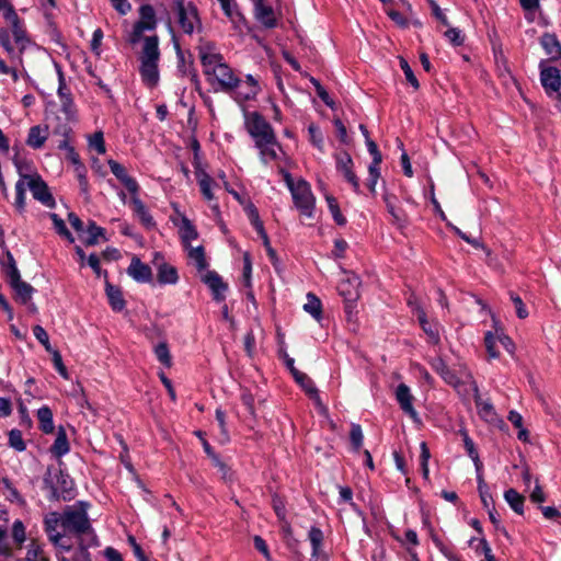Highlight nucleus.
Instances as JSON below:
<instances>
[{
  "label": "nucleus",
  "mask_w": 561,
  "mask_h": 561,
  "mask_svg": "<svg viewBox=\"0 0 561 561\" xmlns=\"http://www.w3.org/2000/svg\"><path fill=\"white\" fill-rule=\"evenodd\" d=\"M198 55L208 82L215 87V91L231 93L237 90L238 77L222 60L220 54L215 53L211 43H205L198 47Z\"/></svg>",
  "instance_id": "f257e3e1"
},
{
  "label": "nucleus",
  "mask_w": 561,
  "mask_h": 561,
  "mask_svg": "<svg viewBox=\"0 0 561 561\" xmlns=\"http://www.w3.org/2000/svg\"><path fill=\"white\" fill-rule=\"evenodd\" d=\"M244 126L249 135L254 140L255 148L259 150L260 159L267 164L278 158L280 145L277 141L275 131L271 124L259 112H248L244 114Z\"/></svg>",
  "instance_id": "f03ea898"
},
{
  "label": "nucleus",
  "mask_w": 561,
  "mask_h": 561,
  "mask_svg": "<svg viewBox=\"0 0 561 561\" xmlns=\"http://www.w3.org/2000/svg\"><path fill=\"white\" fill-rule=\"evenodd\" d=\"M88 507L89 504L85 502L67 506L62 512V530L65 534L73 535L79 542L88 540L89 545H98V537L88 517Z\"/></svg>",
  "instance_id": "7ed1b4c3"
},
{
  "label": "nucleus",
  "mask_w": 561,
  "mask_h": 561,
  "mask_svg": "<svg viewBox=\"0 0 561 561\" xmlns=\"http://www.w3.org/2000/svg\"><path fill=\"white\" fill-rule=\"evenodd\" d=\"M139 60V72L144 83L149 88L156 87L160 78L158 68L160 60V49L159 37L157 35L147 36L144 38Z\"/></svg>",
  "instance_id": "20e7f679"
},
{
  "label": "nucleus",
  "mask_w": 561,
  "mask_h": 561,
  "mask_svg": "<svg viewBox=\"0 0 561 561\" xmlns=\"http://www.w3.org/2000/svg\"><path fill=\"white\" fill-rule=\"evenodd\" d=\"M169 7L183 33L192 35L195 31H202V21L192 0H176L170 2Z\"/></svg>",
  "instance_id": "39448f33"
},
{
  "label": "nucleus",
  "mask_w": 561,
  "mask_h": 561,
  "mask_svg": "<svg viewBox=\"0 0 561 561\" xmlns=\"http://www.w3.org/2000/svg\"><path fill=\"white\" fill-rule=\"evenodd\" d=\"M7 259V275L9 277V283L15 293V299L21 304L26 305L32 298L34 288L28 283L21 279L20 272L11 253L8 252Z\"/></svg>",
  "instance_id": "423d86ee"
},
{
  "label": "nucleus",
  "mask_w": 561,
  "mask_h": 561,
  "mask_svg": "<svg viewBox=\"0 0 561 561\" xmlns=\"http://www.w3.org/2000/svg\"><path fill=\"white\" fill-rule=\"evenodd\" d=\"M138 13L139 19L134 24L133 32L130 34V42L133 44H136L141 39L144 41L146 37L144 36V33L154 31L158 25L156 10L151 4L140 5Z\"/></svg>",
  "instance_id": "0eeeda50"
},
{
  "label": "nucleus",
  "mask_w": 561,
  "mask_h": 561,
  "mask_svg": "<svg viewBox=\"0 0 561 561\" xmlns=\"http://www.w3.org/2000/svg\"><path fill=\"white\" fill-rule=\"evenodd\" d=\"M291 196L296 208L301 215L312 217L314 209V197L310 185L305 180H298L295 187H291Z\"/></svg>",
  "instance_id": "6e6552de"
},
{
  "label": "nucleus",
  "mask_w": 561,
  "mask_h": 561,
  "mask_svg": "<svg viewBox=\"0 0 561 561\" xmlns=\"http://www.w3.org/2000/svg\"><path fill=\"white\" fill-rule=\"evenodd\" d=\"M345 277L340 282L337 290L345 301V311L352 314L355 302L359 298L360 279L354 273L345 272Z\"/></svg>",
  "instance_id": "1a4fd4ad"
},
{
  "label": "nucleus",
  "mask_w": 561,
  "mask_h": 561,
  "mask_svg": "<svg viewBox=\"0 0 561 561\" xmlns=\"http://www.w3.org/2000/svg\"><path fill=\"white\" fill-rule=\"evenodd\" d=\"M24 180L27 188L36 201L48 208H54L56 206L55 198L50 193L47 183L38 174L24 175Z\"/></svg>",
  "instance_id": "9d476101"
},
{
  "label": "nucleus",
  "mask_w": 561,
  "mask_h": 561,
  "mask_svg": "<svg viewBox=\"0 0 561 561\" xmlns=\"http://www.w3.org/2000/svg\"><path fill=\"white\" fill-rule=\"evenodd\" d=\"M540 82L548 95L558 93V99L561 101V72L558 68L548 66L546 60L539 64Z\"/></svg>",
  "instance_id": "9b49d317"
},
{
  "label": "nucleus",
  "mask_w": 561,
  "mask_h": 561,
  "mask_svg": "<svg viewBox=\"0 0 561 561\" xmlns=\"http://www.w3.org/2000/svg\"><path fill=\"white\" fill-rule=\"evenodd\" d=\"M4 18L11 23L12 35L20 53H23L30 45V39L26 36V32L21 23V20L12 7L8 8L4 12Z\"/></svg>",
  "instance_id": "f8f14e48"
},
{
  "label": "nucleus",
  "mask_w": 561,
  "mask_h": 561,
  "mask_svg": "<svg viewBox=\"0 0 561 561\" xmlns=\"http://www.w3.org/2000/svg\"><path fill=\"white\" fill-rule=\"evenodd\" d=\"M336 169L344 179L352 185L353 190L359 192V180L353 171V160L351 156L344 151L336 156Z\"/></svg>",
  "instance_id": "ddd939ff"
},
{
  "label": "nucleus",
  "mask_w": 561,
  "mask_h": 561,
  "mask_svg": "<svg viewBox=\"0 0 561 561\" xmlns=\"http://www.w3.org/2000/svg\"><path fill=\"white\" fill-rule=\"evenodd\" d=\"M254 16L266 28H274L277 25L274 9L265 0L254 1Z\"/></svg>",
  "instance_id": "4468645a"
},
{
  "label": "nucleus",
  "mask_w": 561,
  "mask_h": 561,
  "mask_svg": "<svg viewBox=\"0 0 561 561\" xmlns=\"http://www.w3.org/2000/svg\"><path fill=\"white\" fill-rule=\"evenodd\" d=\"M202 280L209 287L215 300L222 301L225 299V293L228 286L217 272L205 271L202 275Z\"/></svg>",
  "instance_id": "2eb2a0df"
},
{
  "label": "nucleus",
  "mask_w": 561,
  "mask_h": 561,
  "mask_svg": "<svg viewBox=\"0 0 561 561\" xmlns=\"http://www.w3.org/2000/svg\"><path fill=\"white\" fill-rule=\"evenodd\" d=\"M107 164L111 169V172L116 176V179L118 181L122 182V184L128 190V192L131 195L138 194L139 184L137 183V181L134 178L128 175L125 167H123L121 163H118L117 161H115L113 159H110L107 161Z\"/></svg>",
  "instance_id": "dca6fc26"
},
{
  "label": "nucleus",
  "mask_w": 561,
  "mask_h": 561,
  "mask_svg": "<svg viewBox=\"0 0 561 561\" xmlns=\"http://www.w3.org/2000/svg\"><path fill=\"white\" fill-rule=\"evenodd\" d=\"M396 398L400 408L409 414L414 421H419V415L413 408V396L405 383H400L396 390Z\"/></svg>",
  "instance_id": "f3484780"
},
{
  "label": "nucleus",
  "mask_w": 561,
  "mask_h": 561,
  "mask_svg": "<svg viewBox=\"0 0 561 561\" xmlns=\"http://www.w3.org/2000/svg\"><path fill=\"white\" fill-rule=\"evenodd\" d=\"M127 274L138 283H149L152 279V272L149 265L142 263L139 257L134 256L127 268Z\"/></svg>",
  "instance_id": "a211bd4d"
},
{
  "label": "nucleus",
  "mask_w": 561,
  "mask_h": 561,
  "mask_svg": "<svg viewBox=\"0 0 561 561\" xmlns=\"http://www.w3.org/2000/svg\"><path fill=\"white\" fill-rule=\"evenodd\" d=\"M540 45L542 46L551 61H557L561 59V43L559 42L554 34H542V36L540 37Z\"/></svg>",
  "instance_id": "6ab92c4d"
},
{
  "label": "nucleus",
  "mask_w": 561,
  "mask_h": 561,
  "mask_svg": "<svg viewBox=\"0 0 561 561\" xmlns=\"http://www.w3.org/2000/svg\"><path fill=\"white\" fill-rule=\"evenodd\" d=\"M225 15L231 21L236 28L245 24V19L239 11L236 0H217Z\"/></svg>",
  "instance_id": "aec40b11"
},
{
  "label": "nucleus",
  "mask_w": 561,
  "mask_h": 561,
  "mask_svg": "<svg viewBox=\"0 0 561 561\" xmlns=\"http://www.w3.org/2000/svg\"><path fill=\"white\" fill-rule=\"evenodd\" d=\"M130 205L135 215L147 229H152L156 227V221L153 220L145 204L138 197V194L131 195Z\"/></svg>",
  "instance_id": "412c9836"
},
{
  "label": "nucleus",
  "mask_w": 561,
  "mask_h": 561,
  "mask_svg": "<svg viewBox=\"0 0 561 561\" xmlns=\"http://www.w3.org/2000/svg\"><path fill=\"white\" fill-rule=\"evenodd\" d=\"M243 88H247V92H238L237 102L241 103L253 99L260 90L256 80L251 75H248L245 80H240L238 78L236 91H243Z\"/></svg>",
  "instance_id": "4be33fe9"
},
{
  "label": "nucleus",
  "mask_w": 561,
  "mask_h": 561,
  "mask_svg": "<svg viewBox=\"0 0 561 561\" xmlns=\"http://www.w3.org/2000/svg\"><path fill=\"white\" fill-rule=\"evenodd\" d=\"M45 531L51 542H57L60 539L58 527L62 528V513L51 512L44 520Z\"/></svg>",
  "instance_id": "5701e85b"
},
{
  "label": "nucleus",
  "mask_w": 561,
  "mask_h": 561,
  "mask_svg": "<svg viewBox=\"0 0 561 561\" xmlns=\"http://www.w3.org/2000/svg\"><path fill=\"white\" fill-rule=\"evenodd\" d=\"M432 368L450 386L457 387L459 379L456 374L449 369L443 358L435 357L431 360Z\"/></svg>",
  "instance_id": "b1692460"
},
{
  "label": "nucleus",
  "mask_w": 561,
  "mask_h": 561,
  "mask_svg": "<svg viewBox=\"0 0 561 561\" xmlns=\"http://www.w3.org/2000/svg\"><path fill=\"white\" fill-rule=\"evenodd\" d=\"M195 175L197 182L201 187V192L203 196L207 201H211L214 198V194L211 192V185L214 184L213 179L206 173V171L202 168L201 163H196L195 165Z\"/></svg>",
  "instance_id": "393cba45"
},
{
  "label": "nucleus",
  "mask_w": 561,
  "mask_h": 561,
  "mask_svg": "<svg viewBox=\"0 0 561 561\" xmlns=\"http://www.w3.org/2000/svg\"><path fill=\"white\" fill-rule=\"evenodd\" d=\"M58 96L61 103V110L62 112L68 116L71 117L73 115V102L71 99V94L66 87L62 73H59V87H58Z\"/></svg>",
  "instance_id": "a878e982"
},
{
  "label": "nucleus",
  "mask_w": 561,
  "mask_h": 561,
  "mask_svg": "<svg viewBox=\"0 0 561 561\" xmlns=\"http://www.w3.org/2000/svg\"><path fill=\"white\" fill-rule=\"evenodd\" d=\"M105 291L112 309L114 311H122L125 308V300L123 298L122 290L106 280Z\"/></svg>",
  "instance_id": "bb28decb"
},
{
  "label": "nucleus",
  "mask_w": 561,
  "mask_h": 561,
  "mask_svg": "<svg viewBox=\"0 0 561 561\" xmlns=\"http://www.w3.org/2000/svg\"><path fill=\"white\" fill-rule=\"evenodd\" d=\"M157 278L160 284H176L179 280L178 271L174 266L161 262L158 264Z\"/></svg>",
  "instance_id": "cd10ccee"
},
{
  "label": "nucleus",
  "mask_w": 561,
  "mask_h": 561,
  "mask_svg": "<svg viewBox=\"0 0 561 561\" xmlns=\"http://www.w3.org/2000/svg\"><path fill=\"white\" fill-rule=\"evenodd\" d=\"M48 137L47 127H41L38 125L30 128L26 144L34 148H42Z\"/></svg>",
  "instance_id": "c85d7f7f"
},
{
  "label": "nucleus",
  "mask_w": 561,
  "mask_h": 561,
  "mask_svg": "<svg viewBox=\"0 0 561 561\" xmlns=\"http://www.w3.org/2000/svg\"><path fill=\"white\" fill-rule=\"evenodd\" d=\"M0 46L7 51L10 56L11 61L22 65V54L18 49L15 51L14 47L11 44L10 32L7 28H0Z\"/></svg>",
  "instance_id": "c756f323"
},
{
  "label": "nucleus",
  "mask_w": 561,
  "mask_h": 561,
  "mask_svg": "<svg viewBox=\"0 0 561 561\" xmlns=\"http://www.w3.org/2000/svg\"><path fill=\"white\" fill-rule=\"evenodd\" d=\"M187 250V255L190 260L194 263L198 272H205L208 263L205 256V251L202 245L199 247H185Z\"/></svg>",
  "instance_id": "7c9ffc66"
},
{
  "label": "nucleus",
  "mask_w": 561,
  "mask_h": 561,
  "mask_svg": "<svg viewBox=\"0 0 561 561\" xmlns=\"http://www.w3.org/2000/svg\"><path fill=\"white\" fill-rule=\"evenodd\" d=\"M504 499L511 508L518 515L524 514L525 497L515 489H508L504 492Z\"/></svg>",
  "instance_id": "2f4dec72"
},
{
  "label": "nucleus",
  "mask_w": 561,
  "mask_h": 561,
  "mask_svg": "<svg viewBox=\"0 0 561 561\" xmlns=\"http://www.w3.org/2000/svg\"><path fill=\"white\" fill-rule=\"evenodd\" d=\"M180 236H181L184 247L190 245V242L192 240L197 239V237H198V233H197L195 227L193 226L191 220L186 217H183L181 220Z\"/></svg>",
  "instance_id": "473e14b6"
},
{
  "label": "nucleus",
  "mask_w": 561,
  "mask_h": 561,
  "mask_svg": "<svg viewBox=\"0 0 561 561\" xmlns=\"http://www.w3.org/2000/svg\"><path fill=\"white\" fill-rule=\"evenodd\" d=\"M37 419L39 422V428L46 433H53L54 431V422H53V412L51 410L44 405L37 411Z\"/></svg>",
  "instance_id": "72a5a7b5"
},
{
  "label": "nucleus",
  "mask_w": 561,
  "mask_h": 561,
  "mask_svg": "<svg viewBox=\"0 0 561 561\" xmlns=\"http://www.w3.org/2000/svg\"><path fill=\"white\" fill-rule=\"evenodd\" d=\"M50 451L56 457H61L69 451V443L67 439L66 432L64 431L62 427L59 428V431L57 433V437H56L53 446L50 447Z\"/></svg>",
  "instance_id": "f704fd0d"
},
{
  "label": "nucleus",
  "mask_w": 561,
  "mask_h": 561,
  "mask_svg": "<svg viewBox=\"0 0 561 561\" xmlns=\"http://www.w3.org/2000/svg\"><path fill=\"white\" fill-rule=\"evenodd\" d=\"M304 310L310 313L316 320H320L322 314V305L320 299L314 294L308 293Z\"/></svg>",
  "instance_id": "c9c22d12"
},
{
  "label": "nucleus",
  "mask_w": 561,
  "mask_h": 561,
  "mask_svg": "<svg viewBox=\"0 0 561 561\" xmlns=\"http://www.w3.org/2000/svg\"><path fill=\"white\" fill-rule=\"evenodd\" d=\"M88 237L84 240V244L88 247H92L98 244L99 238L105 239V230L102 227H99L94 221L90 220L88 225Z\"/></svg>",
  "instance_id": "e433bc0d"
},
{
  "label": "nucleus",
  "mask_w": 561,
  "mask_h": 561,
  "mask_svg": "<svg viewBox=\"0 0 561 561\" xmlns=\"http://www.w3.org/2000/svg\"><path fill=\"white\" fill-rule=\"evenodd\" d=\"M27 185L24 180V175L15 183V202L14 206L15 208L22 213L25 208V192H26Z\"/></svg>",
  "instance_id": "4c0bfd02"
},
{
  "label": "nucleus",
  "mask_w": 561,
  "mask_h": 561,
  "mask_svg": "<svg viewBox=\"0 0 561 561\" xmlns=\"http://www.w3.org/2000/svg\"><path fill=\"white\" fill-rule=\"evenodd\" d=\"M154 355L157 359L164 365L165 367L170 368L172 366V357L169 351L168 343L165 341L160 342L158 345L153 348Z\"/></svg>",
  "instance_id": "58836bf2"
},
{
  "label": "nucleus",
  "mask_w": 561,
  "mask_h": 561,
  "mask_svg": "<svg viewBox=\"0 0 561 561\" xmlns=\"http://www.w3.org/2000/svg\"><path fill=\"white\" fill-rule=\"evenodd\" d=\"M416 317H417V320L422 327V329L424 330V332L435 342H438L439 340V336H438V332L436 330H434L428 321H427V318H426V313L425 311L423 310V308H421V306H417L416 307Z\"/></svg>",
  "instance_id": "ea45409f"
},
{
  "label": "nucleus",
  "mask_w": 561,
  "mask_h": 561,
  "mask_svg": "<svg viewBox=\"0 0 561 561\" xmlns=\"http://www.w3.org/2000/svg\"><path fill=\"white\" fill-rule=\"evenodd\" d=\"M477 473H478L477 474L478 491H479L481 502H482L484 508H489V506L492 505V503H493L492 495L489 492V488L483 479L481 471L477 472Z\"/></svg>",
  "instance_id": "a19ab883"
},
{
  "label": "nucleus",
  "mask_w": 561,
  "mask_h": 561,
  "mask_svg": "<svg viewBox=\"0 0 561 561\" xmlns=\"http://www.w3.org/2000/svg\"><path fill=\"white\" fill-rule=\"evenodd\" d=\"M325 199L334 221L339 226H344L346 224V218L342 215L336 198L332 195H327Z\"/></svg>",
  "instance_id": "79ce46f5"
},
{
  "label": "nucleus",
  "mask_w": 561,
  "mask_h": 561,
  "mask_svg": "<svg viewBox=\"0 0 561 561\" xmlns=\"http://www.w3.org/2000/svg\"><path fill=\"white\" fill-rule=\"evenodd\" d=\"M396 199H397V197L394 195H391L388 193H386L383 195V201L386 203L388 213L391 215L394 222L400 225L403 221L402 216H401L402 211L396 207V203H394Z\"/></svg>",
  "instance_id": "37998d69"
},
{
  "label": "nucleus",
  "mask_w": 561,
  "mask_h": 561,
  "mask_svg": "<svg viewBox=\"0 0 561 561\" xmlns=\"http://www.w3.org/2000/svg\"><path fill=\"white\" fill-rule=\"evenodd\" d=\"M308 537L312 546V556L316 557L319 554L322 546L323 533L318 527H311Z\"/></svg>",
  "instance_id": "c03bdc74"
},
{
  "label": "nucleus",
  "mask_w": 561,
  "mask_h": 561,
  "mask_svg": "<svg viewBox=\"0 0 561 561\" xmlns=\"http://www.w3.org/2000/svg\"><path fill=\"white\" fill-rule=\"evenodd\" d=\"M463 446L468 453V456L472 459L477 472L482 471V462L479 458L478 450L476 449L473 440L469 436L465 437Z\"/></svg>",
  "instance_id": "a18cd8bd"
},
{
  "label": "nucleus",
  "mask_w": 561,
  "mask_h": 561,
  "mask_svg": "<svg viewBox=\"0 0 561 561\" xmlns=\"http://www.w3.org/2000/svg\"><path fill=\"white\" fill-rule=\"evenodd\" d=\"M49 217L54 224L57 233L65 237L69 242L72 243L75 241V238L67 229L65 221L57 214H50Z\"/></svg>",
  "instance_id": "49530a36"
},
{
  "label": "nucleus",
  "mask_w": 561,
  "mask_h": 561,
  "mask_svg": "<svg viewBox=\"0 0 561 561\" xmlns=\"http://www.w3.org/2000/svg\"><path fill=\"white\" fill-rule=\"evenodd\" d=\"M89 146L90 148L95 149V151L99 154L105 153V142H104V135L101 130L95 131L94 134L90 135L89 138Z\"/></svg>",
  "instance_id": "de8ad7c7"
},
{
  "label": "nucleus",
  "mask_w": 561,
  "mask_h": 561,
  "mask_svg": "<svg viewBox=\"0 0 561 561\" xmlns=\"http://www.w3.org/2000/svg\"><path fill=\"white\" fill-rule=\"evenodd\" d=\"M9 445L18 451H23L26 445L23 440L22 433L19 430H12L9 433Z\"/></svg>",
  "instance_id": "09e8293b"
},
{
  "label": "nucleus",
  "mask_w": 561,
  "mask_h": 561,
  "mask_svg": "<svg viewBox=\"0 0 561 561\" xmlns=\"http://www.w3.org/2000/svg\"><path fill=\"white\" fill-rule=\"evenodd\" d=\"M308 131L312 145L317 147L320 151H323V135L320 128L314 124H310L308 127Z\"/></svg>",
  "instance_id": "8fccbe9b"
},
{
  "label": "nucleus",
  "mask_w": 561,
  "mask_h": 561,
  "mask_svg": "<svg viewBox=\"0 0 561 561\" xmlns=\"http://www.w3.org/2000/svg\"><path fill=\"white\" fill-rule=\"evenodd\" d=\"M431 454L430 449L427 448V445L425 442L421 443V468L424 479H428L430 470H428V460H430Z\"/></svg>",
  "instance_id": "3c124183"
},
{
  "label": "nucleus",
  "mask_w": 561,
  "mask_h": 561,
  "mask_svg": "<svg viewBox=\"0 0 561 561\" xmlns=\"http://www.w3.org/2000/svg\"><path fill=\"white\" fill-rule=\"evenodd\" d=\"M400 67L402 69V71L404 72L405 75V79L415 89L417 90L420 88V83L416 79V77L414 76L409 62L404 59V58H400Z\"/></svg>",
  "instance_id": "603ef678"
},
{
  "label": "nucleus",
  "mask_w": 561,
  "mask_h": 561,
  "mask_svg": "<svg viewBox=\"0 0 561 561\" xmlns=\"http://www.w3.org/2000/svg\"><path fill=\"white\" fill-rule=\"evenodd\" d=\"M33 333L47 352H51L54 350L49 343L48 334L42 325H35L33 328Z\"/></svg>",
  "instance_id": "864d4df0"
},
{
  "label": "nucleus",
  "mask_w": 561,
  "mask_h": 561,
  "mask_svg": "<svg viewBox=\"0 0 561 561\" xmlns=\"http://www.w3.org/2000/svg\"><path fill=\"white\" fill-rule=\"evenodd\" d=\"M351 443L355 450H358L363 445V431L358 424H353L350 432Z\"/></svg>",
  "instance_id": "5fc2aeb1"
},
{
  "label": "nucleus",
  "mask_w": 561,
  "mask_h": 561,
  "mask_svg": "<svg viewBox=\"0 0 561 561\" xmlns=\"http://www.w3.org/2000/svg\"><path fill=\"white\" fill-rule=\"evenodd\" d=\"M311 83L313 84V87L316 88V92L318 94V96L331 108L334 107V101L330 98L329 93L327 92V90L321 85V83L314 79V78H311L310 79Z\"/></svg>",
  "instance_id": "6e6d98bb"
},
{
  "label": "nucleus",
  "mask_w": 561,
  "mask_h": 561,
  "mask_svg": "<svg viewBox=\"0 0 561 561\" xmlns=\"http://www.w3.org/2000/svg\"><path fill=\"white\" fill-rule=\"evenodd\" d=\"M479 411V414L485 419L486 421H492L495 416V411L493 405L489 401L482 400V403L476 404Z\"/></svg>",
  "instance_id": "4d7b16f0"
},
{
  "label": "nucleus",
  "mask_w": 561,
  "mask_h": 561,
  "mask_svg": "<svg viewBox=\"0 0 561 561\" xmlns=\"http://www.w3.org/2000/svg\"><path fill=\"white\" fill-rule=\"evenodd\" d=\"M51 354V359H53V363H54V366L56 368V370L60 374V376H62L65 379H68V371H67V368L66 366L64 365L62 363V358H61V355L59 353V351L57 350H53L51 352H49Z\"/></svg>",
  "instance_id": "13d9d810"
},
{
  "label": "nucleus",
  "mask_w": 561,
  "mask_h": 561,
  "mask_svg": "<svg viewBox=\"0 0 561 561\" xmlns=\"http://www.w3.org/2000/svg\"><path fill=\"white\" fill-rule=\"evenodd\" d=\"M497 336H495L492 332H488L484 337V343L489 356L492 358H496L499 356V352L495 350Z\"/></svg>",
  "instance_id": "bf43d9fd"
},
{
  "label": "nucleus",
  "mask_w": 561,
  "mask_h": 561,
  "mask_svg": "<svg viewBox=\"0 0 561 561\" xmlns=\"http://www.w3.org/2000/svg\"><path fill=\"white\" fill-rule=\"evenodd\" d=\"M216 420L218 422V425L220 427V432L222 435L221 442L227 443L229 442V434L226 426V414L221 409L216 410Z\"/></svg>",
  "instance_id": "052dcab7"
},
{
  "label": "nucleus",
  "mask_w": 561,
  "mask_h": 561,
  "mask_svg": "<svg viewBox=\"0 0 561 561\" xmlns=\"http://www.w3.org/2000/svg\"><path fill=\"white\" fill-rule=\"evenodd\" d=\"M510 296H511V300L515 305L517 317L519 319L527 318L528 312H527V310L525 308V305H524L522 298L518 295L514 294V293H511Z\"/></svg>",
  "instance_id": "680f3d73"
},
{
  "label": "nucleus",
  "mask_w": 561,
  "mask_h": 561,
  "mask_svg": "<svg viewBox=\"0 0 561 561\" xmlns=\"http://www.w3.org/2000/svg\"><path fill=\"white\" fill-rule=\"evenodd\" d=\"M12 536L18 543H22L25 540V528L21 520H15L12 526Z\"/></svg>",
  "instance_id": "e2e57ef3"
},
{
  "label": "nucleus",
  "mask_w": 561,
  "mask_h": 561,
  "mask_svg": "<svg viewBox=\"0 0 561 561\" xmlns=\"http://www.w3.org/2000/svg\"><path fill=\"white\" fill-rule=\"evenodd\" d=\"M88 264L93 270V272L96 274L98 277L103 275L105 279L107 278V272L101 270L100 259L96 254H94V253L90 254V256L88 257Z\"/></svg>",
  "instance_id": "0e129e2a"
},
{
  "label": "nucleus",
  "mask_w": 561,
  "mask_h": 561,
  "mask_svg": "<svg viewBox=\"0 0 561 561\" xmlns=\"http://www.w3.org/2000/svg\"><path fill=\"white\" fill-rule=\"evenodd\" d=\"M80 549L76 553L75 561H91L90 553L88 552V549L92 547L93 545H89L88 540H84L83 543L79 542Z\"/></svg>",
  "instance_id": "69168bd1"
},
{
  "label": "nucleus",
  "mask_w": 561,
  "mask_h": 561,
  "mask_svg": "<svg viewBox=\"0 0 561 561\" xmlns=\"http://www.w3.org/2000/svg\"><path fill=\"white\" fill-rule=\"evenodd\" d=\"M445 36L453 43L455 46H460L463 43V37L461 36V32L458 28H449L446 31Z\"/></svg>",
  "instance_id": "338daca9"
},
{
  "label": "nucleus",
  "mask_w": 561,
  "mask_h": 561,
  "mask_svg": "<svg viewBox=\"0 0 561 561\" xmlns=\"http://www.w3.org/2000/svg\"><path fill=\"white\" fill-rule=\"evenodd\" d=\"M112 7L121 14L126 15L130 10L131 5L128 0H110Z\"/></svg>",
  "instance_id": "774afa93"
}]
</instances>
